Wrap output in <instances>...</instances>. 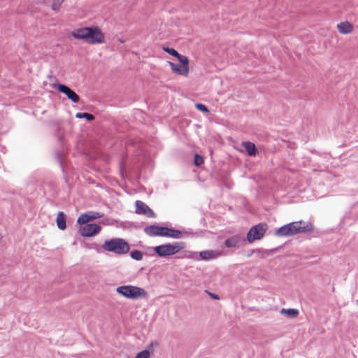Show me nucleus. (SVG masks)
Wrapping results in <instances>:
<instances>
[{"instance_id": "1", "label": "nucleus", "mask_w": 358, "mask_h": 358, "mask_svg": "<svg viewBox=\"0 0 358 358\" xmlns=\"http://www.w3.org/2000/svg\"><path fill=\"white\" fill-rule=\"evenodd\" d=\"M71 35L76 39L84 40L90 44L101 43L104 40L103 33L97 27L78 28L74 29Z\"/></svg>"}, {"instance_id": "2", "label": "nucleus", "mask_w": 358, "mask_h": 358, "mask_svg": "<svg viewBox=\"0 0 358 358\" xmlns=\"http://www.w3.org/2000/svg\"><path fill=\"white\" fill-rule=\"evenodd\" d=\"M313 229L311 222L300 220L280 227L275 231V234L278 236H292L301 233L310 232Z\"/></svg>"}, {"instance_id": "3", "label": "nucleus", "mask_w": 358, "mask_h": 358, "mask_svg": "<svg viewBox=\"0 0 358 358\" xmlns=\"http://www.w3.org/2000/svg\"><path fill=\"white\" fill-rule=\"evenodd\" d=\"M103 248L108 252H111L117 255L127 254L129 251L128 243L123 238H115L104 242Z\"/></svg>"}, {"instance_id": "4", "label": "nucleus", "mask_w": 358, "mask_h": 358, "mask_svg": "<svg viewBox=\"0 0 358 358\" xmlns=\"http://www.w3.org/2000/svg\"><path fill=\"white\" fill-rule=\"evenodd\" d=\"M116 292L122 296L131 299H146L148 296V292L143 288L134 285L119 286Z\"/></svg>"}, {"instance_id": "5", "label": "nucleus", "mask_w": 358, "mask_h": 358, "mask_svg": "<svg viewBox=\"0 0 358 358\" xmlns=\"http://www.w3.org/2000/svg\"><path fill=\"white\" fill-rule=\"evenodd\" d=\"M185 248V243L184 242H174L155 246L153 248V251L159 257H166L177 254Z\"/></svg>"}, {"instance_id": "6", "label": "nucleus", "mask_w": 358, "mask_h": 358, "mask_svg": "<svg viewBox=\"0 0 358 358\" xmlns=\"http://www.w3.org/2000/svg\"><path fill=\"white\" fill-rule=\"evenodd\" d=\"M266 229L267 226L264 223H260L252 227L247 234L248 241L251 243L255 240L261 239L264 236Z\"/></svg>"}, {"instance_id": "7", "label": "nucleus", "mask_w": 358, "mask_h": 358, "mask_svg": "<svg viewBox=\"0 0 358 358\" xmlns=\"http://www.w3.org/2000/svg\"><path fill=\"white\" fill-rule=\"evenodd\" d=\"M101 227L96 224H86L80 228V233L82 236L90 237L96 235L101 231Z\"/></svg>"}, {"instance_id": "8", "label": "nucleus", "mask_w": 358, "mask_h": 358, "mask_svg": "<svg viewBox=\"0 0 358 358\" xmlns=\"http://www.w3.org/2000/svg\"><path fill=\"white\" fill-rule=\"evenodd\" d=\"M136 213L144 215L148 217H155V214L153 210L145 203L141 201H136Z\"/></svg>"}, {"instance_id": "9", "label": "nucleus", "mask_w": 358, "mask_h": 358, "mask_svg": "<svg viewBox=\"0 0 358 358\" xmlns=\"http://www.w3.org/2000/svg\"><path fill=\"white\" fill-rule=\"evenodd\" d=\"M166 227L150 225L144 229L145 233L150 236H164Z\"/></svg>"}, {"instance_id": "10", "label": "nucleus", "mask_w": 358, "mask_h": 358, "mask_svg": "<svg viewBox=\"0 0 358 358\" xmlns=\"http://www.w3.org/2000/svg\"><path fill=\"white\" fill-rule=\"evenodd\" d=\"M58 90L64 93L67 97L71 100L73 103H78L79 101V96L71 89L63 84H59L57 85Z\"/></svg>"}, {"instance_id": "11", "label": "nucleus", "mask_w": 358, "mask_h": 358, "mask_svg": "<svg viewBox=\"0 0 358 358\" xmlns=\"http://www.w3.org/2000/svg\"><path fill=\"white\" fill-rule=\"evenodd\" d=\"M189 233L186 231H180L173 228L166 227L164 236L175 239L182 238L188 236Z\"/></svg>"}, {"instance_id": "12", "label": "nucleus", "mask_w": 358, "mask_h": 358, "mask_svg": "<svg viewBox=\"0 0 358 358\" xmlns=\"http://www.w3.org/2000/svg\"><path fill=\"white\" fill-rule=\"evenodd\" d=\"M222 255V252L217 250H203L199 252L200 260L208 261L215 259Z\"/></svg>"}, {"instance_id": "13", "label": "nucleus", "mask_w": 358, "mask_h": 358, "mask_svg": "<svg viewBox=\"0 0 358 358\" xmlns=\"http://www.w3.org/2000/svg\"><path fill=\"white\" fill-rule=\"evenodd\" d=\"M244 241L245 239L243 237L238 235H234L225 240L224 245L228 248H238L241 243Z\"/></svg>"}, {"instance_id": "14", "label": "nucleus", "mask_w": 358, "mask_h": 358, "mask_svg": "<svg viewBox=\"0 0 358 358\" xmlns=\"http://www.w3.org/2000/svg\"><path fill=\"white\" fill-rule=\"evenodd\" d=\"M169 64L171 66L172 71L178 75L187 76L189 73V67L182 66L171 62H169Z\"/></svg>"}, {"instance_id": "15", "label": "nucleus", "mask_w": 358, "mask_h": 358, "mask_svg": "<svg viewBox=\"0 0 358 358\" xmlns=\"http://www.w3.org/2000/svg\"><path fill=\"white\" fill-rule=\"evenodd\" d=\"M337 28H338L339 32L343 34H350L353 30L352 24L348 21L342 22L338 24Z\"/></svg>"}, {"instance_id": "16", "label": "nucleus", "mask_w": 358, "mask_h": 358, "mask_svg": "<svg viewBox=\"0 0 358 358\" xmlns=\"http://www.w3.org/2000/svg\"><path fill=\"white\" fill-rule=\"evenodd\" d=\"M243 146L245 149L246 152L250 156H255L257 153V149L255 145L250 141L243 142Z\"/></svg>"}, {"instance_id": "17", "label": "nucleus", "mask_w": 358, "mask_h": 358, "mask_svg": "<svg viewBox=\"0 0 358 358\" xmlns=\"http://www.w3.org/2000/svg\"><path fill=\"white\" fill-rule=\"evenodd\" d=\"M57 224L59 229L64 230L66 228V216L64 213H58L57 216Z\"/></svg>"}, {"instance_id": "18", "label": "nucleus", "mask_w": 358, "mask_h": 358, "mask_svg": "<svg viewBox=\"0 0 358 358\" xmlns=\"http://www.w3.org/2000/svg\"><path fill=\"white\" fill-rule=\"evenodd\" d=\"M184 257L187 259H194L195 261H199V253L193 251H185Z\"/></svg>"}, {"instance_id": "19", "label": "nucleus", "mask_w": 358, "mask_h": 358, "mask_svg": "<svg viewBox=\"0 0 358 358\" xmlns=\"http://www.w3.org/2000/svg\"><path fill=\"white\" fill-rule=\"evenodd\" d=\"M90 221V218L89 217L88 213H85L84 214L80 215L77 220V222L80 224L85 225L87 224V222Z\"/></svg>"}, {"instance_id": "20", "label": "nucleus", "mask_w": 358, "mask_h": 358, "mask_svg": "<svg viewBox=\"0 0 358 358\" xmlns=\"http://www.w3.org/2000/svg\"><path fill=\"white\" fill-rule=\"evenodd\" d=\"M76 117L77 118H85L88 121H92L94 120V116L90 113H77L76 114Z\"/></svg>"}, {"instance_id": "21", "label": "nucleus", "mask_w": 358, "mask_h": 358, "mask_svg": "<svg viewBox=\"0 0 358 358\" xmlns=\"http://www.w3.org/2000/svg\"><path fill=\"white\" fill-rule=\"evenodd\" d=\"M130 256L132 259L136 261H141L143 259V253L140 250H134L130 253Z\"/></svg>"}, {"instance_id": "22", "label": "nucleus", "mask_w": 358, "mask_h": 358, "mask_svg": "<svg viewBox=\"0 0 358 358\" xmlns=\"http://www.w3.org/2000/svg\"><path fill=\"white\" fill-rule=\"evenodd\" d=\"M282 313L287 314L290 317H296L299 314V311L296 309L289 308V309H282L281 311Z\"/></svg>"}, {"instance_id": "23", "label": "nucleus", "mask_w": 358, "mask_h": 358, "mask_svg": "<svg viewBox=\"0 0 358 358\" xmlns=\"http://www.w3.org/2000/svg\"><path fill=\"white\" fill-rule=\"evenodd\" d=\"M177 58L178 61L182 64V66L189 67V59L187 57L179 54Z\"/></svg>"}, {"instance_id": "24", "label": "nucleus", "mask_w": 358, "mask_h": 358, "mask_svg": "<svg viewBox=\"0 0 358 358\" xmlns=\"http://www.w3.org/2000/svg\"><path fill=\"white\" fill-rule=\"evenodd\" d=\"M64 1V0H53L52 3V9L55 11H58Z\"/></svg>"}, {"instance_id": "25", "label": "nucleus", "mask_w": 358, "mask_h": 358, "mask_svg": "<svg viewBox=\"0 0 358 358\" xmlns=\"http://www.w3.org/2000/svg\"><path fill=\"white\" fill-rule=\"evenodd\" d=\"M203 163V157L198 154L194 155V164L195 166H199Z\"/></svg>"}, {"instance_id": "26", "label": "nucleus", "mask_w": 358, "mask_h": 358, "mask_svg": "<svg viewBox=\"0 0 358 358\" xmlns=\"http://www.w3.org/2000/svg\"><path fill=\"white\" fill-rule=\"evenodd\" d=\"M163 50L170 54L171 55L177 57L179 55V53L173 48H168V47H164Z\"/></svg>"}, {"instance_id": "27", "label": "nucleus", "mask_w": 358, "mask_h": 358, "mask_svg": "<svg viewBox=\"0 0 358 358\" xmlns=\"http://www.w3.org/2000/svg\"><path fill=\"white\" fill-rule=\"evenodd\" d=\"M150 353L148 350H144L137 354L136 358H150Z\"/></svg>"}, {"instance_id": "28", "label": "nucleus", "mask_w": 358, "mask_h": 358, "mask_svg": "<svg viewBox=\"0 0 358 358\" xmlns=\"http://www.w3.org/2000/svg\"><path fill=\"white\" fill-rule=\"evenodd\" d=\"M88 214H89L90 218V221L94 220L95 219L100 218L102 217V214H101L100 213H98V212L90 211V212H88Z\"/></svg>"}, {"instance_id": "29", "label": "nucleus", "mask_w": 358, "mask_h": 358, "mask_svg": "<svg viewBox=\"0 0 358 358\" xmlns=\"http://www.w3.org/2000/svg\"><path fill=\"white\" fill-rule=\"evenodd\" d=\"M196 108L201 111V112H203L205 113H209V110L208 109V108L203 103H196Z\"/></svg>"}, {"instance_id": "30", "label": "nucleus", "mask_w": 358, "mask_h": 358, "mask_svg": "<svg viewBox=\"0 0 358 358\" xmlns=\"http://www.w3.org/2000/svg\"><path fill=\"white\" fill-rule=\"evenodd\" d=\"M212 297L213 299H218V296L217 295H212Z\"/></svg>"}, {"instance_id": "31", "label": "nucleus", "mask_w": 358, "mask_h": 358, "mask_svg": "<svg viewBox=\"0 0 358 358\" xmlns=\"http://www.w3.org/2000/svg\"><path fill=\"white\" fill-rule=\"evenodd\" d=\"M357 304H358V299H357Z\"/></svg>"}]
</instances>
